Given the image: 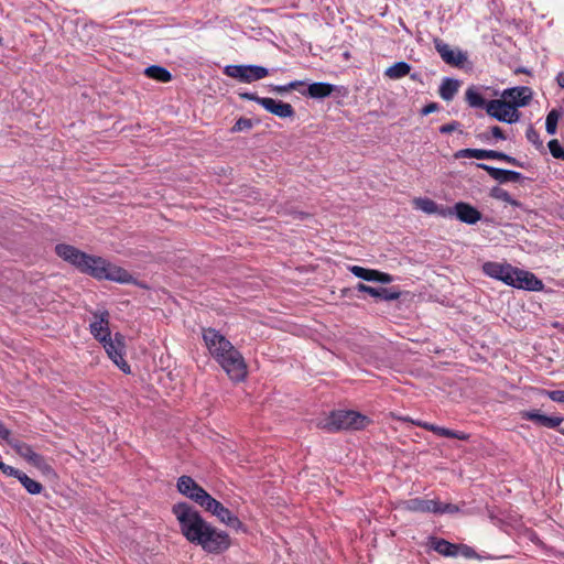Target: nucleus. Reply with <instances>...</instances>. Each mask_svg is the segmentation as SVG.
<instances>
[{
    "mask_svg": "<svg viewBox=\"0 0 564 564\" xmlns=\"http://www.w3.org/2000/svg\"><path fill=\"white\" fill-rule=\"evenodd\" d=\"M172 512L178 521L181 533L189 543L199 545L210 554H221L229 549L231 541L228 533L205 521L187 502L175 503Z\"/></svg>",
    "mask_w": 564,
    "mask_h": 564,
    "instance_id": "f257e3e1",
    "label": "nucleus"
},
{
    "mask_svg": "<svg viewBox=\"0 0 564 564\" xmlns=\"http://www.w3.org/2000/svg\"><path fill=\"white\" fill-rule=\"evenodd\" d=\"M55 252L82 273L97 280H109L124 284L135 283L134 278L126 269L112 264L101 257L90 256L74 246L58 243L55 246Z\"/></svg>",
    "mask_w": 564,
    "mask_h": 564,
    "instance_id": "f03ea898",
    "label": "nucleus"
},
{
    "mask_svg": "<svg viewBox=\"0 0 564 564\" xmlns=\"http://www.w3.org/2000/svg\"><path fill=\"white\" fill-rule=\"evenodd\" d=\"M203 339L210 355L218 361L230 379L239 382L247 377V365L242 355L215 328H204Z\"/></svg>",
    "mask_w": 564,
    "mask_h": 564,
    "instance_id": "7ed1b4c3",
    "label": "nucleus"
},
{
    "mask_svg": "<svg viewBox=\"0 0 564 564\" xmlns=\"http://www.w3.org/2000/svg\"><path fill=\"white\" fill-rule=\"evenodd\" d=\"M482 272L512 288L527 291H541L544 288L543 282L533 273L516 268L507 262L487 261L482 264Z\"/></svg>",
    "mask_w": 564,
    "mask_h": 564,
    "instance_id": "20e7f679",
    "label": "nucleus"
},
{
    "mask_svg": "<svg viewBox=\"0 0 564 564\" xmlns=\"http://www.w3.org/2000/svg\"><path fill=\"white\" fill-rule=\"evenodd\" d=\"M370 420L352 410H335L322 421L321 425L328 432L340 430H361L367 426Z\"/></svg>",
    "mask_w": 564,
    "mask_h": 564,
    "instance_id": "39448f33",
    "label": "nucleus"
},
{
    "mask_svg": "<svg viewBox=\"0 0 564 564\" xmlns=\"http://www.w3.org/2000/svg\"><path fill=\"white\" fill-rule=\"evenodd\" d=\"M224 73L242 83H251L268 76L269 70L258 65H228L225 67Z\"/></svg>",
    "mask_w": 564,
    "mask_h": 564,
    "instance_id": "423d86ee",
    "label": "nucleus"
},
{
    "mask_svg": "<svg viewBox=\"0 0 564 564\" xmlns=\"http://www.w3.org/2000/svg\"><path fill=\"white\" fill-rule=\"evenodd\" d=\"M487 113L502 122L513 123L519 120L520 113L514 105H510L507 100L492 99L486 105Z\"/></svg>",
    "mask_w": 564,
    "mask_h": 564,
    "instance_id": "0eeeda50",
    "label": "nucleus"
},
{
    "mask_svg": "<svg viewBox=\"0 0 564 564\" xmlns=\"http://www.w3.org/2000/svg\"><path fill=\"white\" fill-rule=\"evenodd\" d=\"M109 358L124 372L130 373V366L124 360V337L116 333L115 338H107L101 343Z\"/></svg>",
    "mask_w": 564,
    "mask_h": 564,
    "instance_id": "6e6552de",
    "label": "nucleus"
},
{
    "mask_svg": "<svg viewBox=\"0 0 564 564\" xmlns=\"http://www.w3.org/2000/svg\"><path fill=\"white\" fill-rule=\"evenodd\" d=\"M177 490L188 499L203 507L210 495L199 486L192 477L183 475L177 479Z\"/></svg>",
    "mask_w": 564,
    "mask_h": 564,
    "instance_id": "1a4fd4ad",
    "label": "nucleus"
},
{
    "mask_svg": "<svg viewBox=\"0 0 564 564\" xmlns=\"http://www.w3.org/2000/svg\"><path fill=\"white\" fill-rule=\"evenodd\" d=\"M453 216L467 225H475L482 217L481 213L476 207L465 202H458L454 206L446 207V212L443 213V217L447 218Z\"/></svg>",
    "mask_w": 564,
    "mask_h": 564,
    "instance_id": "9d476101",
    "label": "nucleus"
},
{
    "mask_svg": "<svg viewBox=\"0 0 564 564\" xmlns=\"http://www.w3.org/2000/svg\"><path fill=\"white\" fill-rule=\"evenodd\" d=\"M205 511L210 512L213 516H216L220 522L232 529L242 528V522L236 517L228 508H226L221 502L216 500L210 496L209 499L202 507Z\"/></svg>",
    "mask_w": 564,
    "mask_h": 564,
    "instance_id": "9b49d317",
    "label": "nucleus"
},
{
    "mask_svg": "<svg viewBox=\"0 0 564 564\" xmlns=\"http://www.w3.org/2000/svg\"><path fill=\"white\" fill-rule=\"evenodd\" d=\"M522 420L530 421L539 427L558 429L564 417L560 415H546L541 410H522L519 412Z\"/></svg>",
    "mask_w": 564,
    "mask_h": 564,
    "instance_id": "f8f14e48",
    "label": "nucleus"
},
{
    "mask_svg": "<svg viewBox=\"0 0 564 564\" xmlns=\"http://www.w3.org/2000/svg\"><path fill=\"white\" fill-rule=\"evenodd\" d=\"M400 420H402L403 422H410V423H412L416 426H420L426 431L433 432L434 434H436L438 436L448 437V438H457L460 441H467L469 438V434H467V433L449 430V429L442 427V426H438V425H435L432 423H427V422L414 421L410 416H404V417H401Z\"/></svg>",
    "mask_w": 564,
    "mask_h": 564,
    "instance_id": "ddd939ff",
    "label": "nucleus"
},
{
    "mask_svg": "<svg viewBox=\"0 0 564 564\" xmlns=\"http://www.w3.org/2000/svg\"><path fill=\"white\" fill-rule=\"evenodd\" d=\"M434 46L442 59L452 66H462L467 59L466 55L459 50H453L447 43L442 40H434Z\"/></svg>",
    "mask_w": 564,
    "mask_h": 564,
    "instance_id": "4468645a",
    "label": "nucleus"
},
{
    "mask_svg": "<svg viewBox=\"0 0 564 564\" xmlns=\"http://www.w3.org/2000/svg\"><path fill=\"white\" fill-rule=\"evenodd\" d=\"M532 98V90L527 86H519L506 89L502 93V100H507L514 108L527 106Z\"/></svg>",
    "mask_w": 564,
    "mask_h": 564,
    "instance_id": "2eb2a0df",
    "label": "nucleus"
},
{
    "mask_svg": "<svg viewBox=\"0 0 564 564\" xmlns=\"http://www.w3.org/2000/svg\"><path fill=\"white\" fill-rule=\"evenodd\" d=\"M95 321L90 323V333L100 343L111 337L109 330V313L107 311L98 312L94 314Z\"/></svg>",
    "mask_w": 564,
    "mask_h": 564,
    "instance_id": "dca6fc26",
    "label": "nucleus"
},
{
    "mask_svg": "<svg viewBox=\"0 0 564 564\" xmlns=\"http://www.w3.org/2000/svg\"><path fill=\"white\" fill-rule=\"evenodd\" d=\"M260 106H262L268 112L279 118H291L295 113L294 108L292 107L291 104L283 102L281 100H276L269 97H267L265 99H261Z\"/></svg>",
    "mask_w": 564,
    "mask_h": 564,
    "instance_id": "f3484780",
    "label": "nucleus"
},
{
    "mask_svg": "<svg viewBox=\"0 0 564 564\" xmlns=\"http://www.w3.org/2000/svg\"><path fill=\"white\" fill-rule=\"evenodd\" d=\"M334 91V85L318 82L308 85L304 90L301 91V94L313 99H323L330 96Z\"/></svg>",
    "mask_w": 564,
    "mask_h": 564,
    "instance_id": "a211bd4d",
    "label": "nucleus"
},
{
    "mask_svg": "<svg viewBox=\"0 0 564 564\" xmlns=\"http://www.w3.org/2000/svg\"><path fill=\"white\" fill-rule=\"evenodd\" d=\"M430 546L443 556L456 557L458 544L452 543L441 538H431Z\"/></svg>",
    "mask_w": 564,
    "mask_h": 564,
    "instance_id": "6ab92c4d",
    "label": "nucleus"
},
{
    "mask_svg": "<svg viewBox=\"0 0 564 564\" xmlns=\"http://www.w3.org/2000/svg\"><path fill=\"white\" fill-rule=\"evenodd\" d=\"M413 206L416 209L422 210L425 214H436L443 217V213L446 212L447 206H440L433 199L427 197H417L413 199Z\"/></svg>",
    "mask_w": 564,
    "mask_h": 564,
    "instance_id": "aec40b11",
    "label": "nucleus"
},
{
    "mask_svg": "<svg viewBox=\"0 0 564 564\" xmlns=\"http://www.w3.org/2000/svg\"><path fill=\"white\" fill-rule=\"evenodd\" d=\"M437 506L436 500H429L423 498H413L408 500L406 508L414 512H433Z\"/></svg>",
    "mask_w": 564,
    "mask_h": 564,
    "instance_id": "412c9836",
    "label": "nucleus"
},
{
    "mask_svg": "<svg viewBox=\"0 0 564 564\" xmlns=\"http://www.w3.org/2000/svg\"><path fill=\"white\" fill-rule=\"evenodd\" d=\"M459 88V82L453 78H444L440 86V96L449 101L454 98Z\"/></svg>",
    "mask_w": 564,
    "mask_h": 564,
    "instance_id": "4be33fe9",
    "label": "nucleus"
},
{
    "mask_svg": "<svg viewBox=\"0 0 564 564\" xmlns=\"http://www.w3.org/2000/svg\"><path fill=\"white\" fill-rule=\"evenodd\" d=\"M411 72V65L406 62H398L384 70V75L390 79H400Z\"/></svg>",
    "mask_w": 564,
    "mask_h": 564,
    "instance_id": "5701e85b",
    "label": "nucleus"
},
{
    "mask_svg": "<svg viewBox=\"0 0 564 564\" xmlns=\"http://www.w3.org/2000/svg\"><path fill=\"white\" fill-rule=\"evenodd\" d=\"M144 74L148 77L161 83H169L172 79L171 73L166 68L159 65H152L147 67Z\"/></svg>",
    "mask_w": 564,
    "mask_h": 564,
    "instance_id": "b1692460",
    "label": "nucleus"
},
{
    "mask_svg": "<svg viewBox=\"0 0 564 564\" xmlns=\"http://www.w3.org/2000/svg\"><path fill=\"white\" fill-rule=\"evenodd\" d=\"M10 446L17 452L18 455L23 457L29 463H32L34 456L37 455V453H35L29 444L21 442L18 438H15Z\"/></svg>",
    "mask_w": 564,
    "mask_h": 564,
    "instance_id": "393cba45",
    "label": "nucleus"
},
{
    "mask_svg": "<svg viewBox=\"0 0 564 564\" xmlns=\"http://www.w3.org/2000/svg\"><path fill=\"white\" fill-rule=\"evenodd\" d=\"M18 480L21 482V485L24 487V489L30 495H40L43 491V489H44V487H43V485L41 482L30 478L23 471L18 477Z\"/></svg>",
    "mask_w": 564,
    "mask_h": 564,
    "instance_id": "a878e982",
    "label": "nucleus"
},
{
    "mask_svg": "<svg viewBox=\"0 0 564 564\" xmlns=\"http://www.w3.org/2000/svg\"><path fill=\"white\" fill-rule=\"evenodd\" d=\"M490 195L496 198V199H499V200H503L512 206H516V207H520L521 204L512 198V196L509 194L508 191H506L505 188H502L501 186H495L491 188L490 191Z\"/></svg>",
    "mask_w": 564,
    "mask_h": 564,
    "instance_id": "bb28decb",
    "label": "nucleus"
},
{
    "mask_svg": "<svg viewBox=\"0 0 564 564\" xmlns=\"http://www.w3.org/2000/svg\"><path fill=\"white\" fill-rule=\"evenodd\" d=\"M466 101L473 108H485L488 101L474 88H468L466 91Z\"/></svg>",
    "mask_w": 564,
    "mask_h": 564,
    "instance_id": "cd10ccee",
    "label": "nucleus"
},
{
    "mask_svg": "<svg viewBox=\"0 0 564 564\" xmlns=\"http://www.w3.org/2000/svg\"><path fill=\"white\" fill-rule=\"evenodd\" d=\"M34 467H36L43 475L45 476H48V477H55L56 476V473L55 470L53 469V467L46 462V459L37 454L36 456H34V459L32 460L31 463Z\"/></svg>",
    "mask_w": 564,
    "mask_h": 564,
    "instance_id": "c85d7f7f",
    "label": "nucleus"
},
{
    "mask_svg": "<svg viewBox=\"0 0 564 564\" xmlns=\"http://www.w3.org/2000/svg\"><path fill=\"white\" fill-rule=\"evenodd\" d=\"M349 271L355 276H357L361 280H365L368 282H373V278H375V273H376L375 269H367V268L359 267V265H351V267H349Z\"/></svg>",
    "mask_w": 564,
    "mask_h": 564,
    "instance_id": "c756f323",
    "label": "nucleus"
},
{
    "mask_svg": "<svg viewBox=\"0 0 564 564\" xmlns=\"http://www.w3.org/2000/svg\"><path fill=\"white\" fill-rule=\"evenodd\" d=\"M473 166L476 170L482 169V170L488 171L490 176H521V174L519 172L502 170V169H494L486 164H474Z\"/></svg>",
    "mask_w": 564,
    "mask_h": 564,
    "instance_id": "7c9ffc66",
    "label": "nucleus"
},
{
    "mask_svg": "<svg viewBox=\"0 0 564 564\" xmlns=\"http://www.w3.org/2000/svg\"><path fill=\"white\" fill-rule=\"evenodd\" d=\"M376 299L382 301H394L400 299L401 292L397 288H378Z\"/></svg>",
    "mask_w": 564,
    "mask_h": 564,
    "instance_id": "2f4dec72",
    "label": "nucleus"
},
{
    "mask_svg": "<svg viewBox=\"0 0 564 564\" xmlns=\"http://www.w3.org/2000/svg\"><path fill=\"white\" fill-rule=\"evenodd\" d=\"M487 150L480 149H463L456 153V158H474L477 160H486Z\"/></svg>",
    "mask_w": 564,
    "mask_h": 564,
    "instance_id": "473e14b6",
    "label": "nucleus"
},
{
    "mask_svg": "<svg viewBox=\"0 0 564 564\" xmlns=\"http://www.w3.org/2000/svg\"><path fill=\"white\" fill-rule=\"evenodd\" d=\"M560 118V113L557 110H551L546 116L545 129L549 134H555L557 128V121Z\"/></svg>",
    "mask_w": 564,
    "mask_h": 564,
    "instance_id": "72a5a7b5",
    "label": "nucleus"
},
{
    "mask_svg": "<svg viewBox=\"0 0 564 564\" xmlns=\"http://www.w3.org/2000/svg\"><path fill=\"white\" fill-rule=\"evenodd\" d=\"M536 392L539 395H545L554 402L564 403V390L536 389Z\"/></svg>",
    "mask_w": 564,
    "mask_h": 564,
    "instance_id": "f704fd0d",
    "label": "nucleus"
},
{
    "mask_svg": "<svg viewBox=\"0 0 564 564\" xmlns=\"http://www.w3.org/2000/svg\"><path fill=\"white\" fill-rule=\"evenodd\" d=\"M459 507L454 503H442L437 501V506L435 508V513L437 514H444V513H457L459 512Z\"/></svg>",
    "mask_w": 564,
    "mask_h": 564,
    "instance_id": "c9c22d12",
    "label": "nucleus"
},
{
    "mask_svg": "<svg viewBox=\"0 0 564 564\" xmlns=\"http://www.w3.org/2000/svg\"><path fill=\"white\" fill-rule=\"evenodd\" d=\"M462 555L466 558H480L477 552L467 544H458L457 556Z\"/></svg>",
    "mask_w": 564,
    "mask_h": 564,
    "instance_id": "e433bc0d",
    "label": "nucleus"
},
{
    "mask_svg": "<svg viewBox=\"0 0 564 564\" xmlns=\"http://www.w3.org/2000/svg\"><path fill=\"white\" fill-rule=\"evenodd\" d=\"M252 121L247 118H239L236 123L232 126L231 131L232 132H240L250 130L252 128Z\"/></svg>",
    "mask_w": 564,
    "mask_h": 564,
    "instance_id": "4c0bfd02",
    "label": "nucleus"
},
{
    "mask_svg": "<svg viewBox=\"0 0 564 564\" xmlns=\"http://www.w3.org/2000/svg\"><path fill=\"white\" fill-rule=\"evenodd\" d=\"M549 149L551 154L556 159H564V150L561 147L560 142L554 139L549 142Z\"/></svg>",
    "mask_w": 564,
    "mask_h": 564,
    "instance_id": "58836bf2",
    "label": "nucleus"
},
{
    "mask_svg": "<svg viewBox=\"0 0 564 564\" xmlns=\"http://www.w3.org/2000/svg\"><path fill=\"white\" fill-rule=\"evenodd\" d=\"M0 470L8 477H14L18 479V477L20 476V474L22 473L20 469L18 468H14L10 465H7L4 464L3 462L0 460Z\"/></svg>",
    "mask_w": 564,
    "mask_h": 564,
    "instance_id": "ea45409f",
    "label": "nucleus"
},
{
    "mask_svg": "<svg viewBox=\"0 0 564 564\" xmlns=\"http://www.w3.org/2000/svg\"><path fill=\"white\" fill-rule=\"evenodd\" d=\"M393 280L394 279L391 274L376 270L373 282L388 284L391 283Z\"/></svg>",
    "mask_w": 564,
    "mask_h": 564,
    "instance_id": "a19ab883",
    "label": "nucleus"
},
{
    "mask_svg": "<svg viewBox=\"0 0 564 564\" xmlns=\"http://www.w3.org/2000/svg\"><path fill=\"white\" fill-rule=\"evenodd\" d=\"M356 289H357V292L368 293L372 297H376V294H378V291H377L378 288H373V286L367 285L361 282L357 283Z\"/></svg>",
    "mask_w": 564,
    "mask_h": 564,
    "instance_id": "79ce46f5",
    "label": "nucleus"
},
{
    "mask_svg": "<svg viewBox=\"0 0 564 564\" xmlns=\"http://www.w3.org/2000/svg\"><path fill=\"white\" fill-rule=\"evenodd\" d=\"M525 135H527V139H528L531 143L535 144L536 147L542 145V142L540 141L539 133L533 129V127H529V128L527 129V133H525Z\"/></svg>",
    "mask_w": 564,
    "mask_h": 564,
    "instance_id": "37998d69",
    "label": "nucleus"
},
{
    "mask_svg": "<svg viewBox=\"0 0 564 564\" xmlns=\"http://www.w3.org/2000/svg\"><path fill=\"white\" fill-rule=\"evenodd\" d=\"M0 438L4 441L9 446L15 440L11 437V432L4 426V424H2V426L0 427Z\"/></svg>",
    "mask_w": 564,
    "mask_h": 564,
    "instance_id": "c03bdc74",
    "label": "nucleus"
},
{
    "mask_svg": "<svg viewBox=\"0 0 564 564\" xmlns=\"http://www.w3.org/2000/svg\"><path fill=\"white\" fill-rule=\"evenodd\" d=\"M239 97L245 100H252L260 105L261 99H265L267 97H259L253 93H240Z\"/></svg>",
    "mask_w": 564,
    "mask_h": 564,
    "instance_id": "a18cd8bd",
    "label": "nucleus"
},
{
    "mask_svg": "<svg viewBox=\"0 0 564 564\" xmlns=\"http://www.w3.org/2000/svg\"><path fill=\"white\" fill-rule=\"evenodd\" d=\"M458 126H459L458 122H451V123H447V124H443L440 128V132L441 133H451V132L455 131L458 128Z\"/></svg>",
    "mask_w": 564,
    "mask_h": 564,
    "instance_id": "49530a36",
    "label": "nucleus"
},
{
    "mask_svg": "<svg viewBox=\"0 0 564 564\" xmlns=\"http://www.w3.org/2000/svg\"><path fill=\"white\" fill-rule=\"evenodd\" d=\"M305 82L303 80H293L291 83H289V87L291 90H297L299 93H301L302 90L305 89Z\"/></svg>",
    "mask_w": 564,
    "mask_h": 564,
    "instance_id": "de8ad7c7",
    "label": "nucleus"
},
{
    "mask_svg": "<svg viewBox=\"0 0 564 564\" xmlns=\"http://www.w3.org/2000/svg\"><path fill=\"white\" fill-rule=\"evenodd\" d=\"M271 90L274 91V93L281 94V95L291 91V89L289 87V84H286V85H272L271 86Z\"/></svg>",
    "mask_w": 564,
    "mask_h": 564,
    "instance_id": "09e8293b",
    "label": "nucleus"
},
{
    "mask_svg": "<svg viewBox=\"0 0 564 564\" xmlns=\"http://www.w3.org/2000/svg\"><path fill=\"white\" fill-rule=\"evenodd\" d=\"M357 289L355 288H344L341 290V296L343 297H355L357 294Z\"/></svg>",
    "mask_w": 564,
    "mask_h": 564,
    "instance_id": "8fccbe9b",
    "label": "nucleus"
},
{
    "mask_svg": "<svg viewBox=\"0 0 564 564\" xmlns=\"http://www.w3.org/2000/svg\"><path fill=\"white\" fill-rule=\"evenodd\" d=\"M437 108H438L437 104H435V102L429 104V105H426V106L422 109V115H425V116H426V115H430V113H432V112L436 111V110H437Z\"/></svg>",
    "mask_w": 564,
    "mask_h": 564,
    "instance_id": "3c124183",
    "label": "nucleus"
},
{
    "mask_svg": "<svg viewBox=\"0 0 564 564\" xmlns=\"http://www.w3.org/2000/svg\"><path fill=\"white\" fill-rule=\"evenodd\" d=\"M491 133L495 138L505 139L503 132L500 127L495 126L491 128Z\"/></svg>",
    "mask_w": 564,
    "mask_h": 564,
    "instance_id": "603ef678",
    "label": "nucleus"
},
{
    "mask_svg": "<svg viewBox=\"0 0 564 564\" xmlns=\"http://www.w3.org/2000/svg\"><path fill=\"white\" fill-rule=\"evenodd\" d=\"M556 82L561 88H564V73L563 72L557 74Z\"/></svg>",
    "mask_w": 564,
    "mask_h": 564,
    "instance_id": "864d4df0",
    "label": "nucleus"
},
{
    "mask_svg": "<svg viewBox=\"0 0 564 564\" xmlns=\"http://www.w3.org/2000/svg\"><path fill=\"white\" fill-rule=\"evenodd\" d=\"M497 151L487 150L486 159H496Z\"/></svg>",
    "mask_w": 564,
    "mask_h": 564,
    "instance_id": "5fc2aeb1",
    "label": "nucleus"
},
{
    "mask_svg": "<svg viewBox=\"0 0 564 564\" xmlns=\"http://www.w3.org/2000/svg\"><path fill=\"white\" fill-rule=\"evenodd\" d=\"M496 159L507 160V159H508V156H507L506 154L501 153V152H497V154H496Z\"/></svg>",
    "mask_w": 564,
    "mask_h": 564,
    "instance_id": "6e6d98bb",
    "label": "nucleus"
},
{
    "mask_svg": "<svg viewBox=\"0 0 564 564\" xmlns=\"http://www.w3.org/2000/svg\"><path fill=\"white\" fill-rule=\"evenodd\" d=\"M500 181V183H505V182H508V181H517L518 178H507V177H503V178H498Z\"/></svg>",
    "mask_w": 564,
    "mask_h": 564,
    "instance_id": "4d7b16f0",
    "label": "nucleus"
},
{
    "mask_svg": "<svg viewBox=\"0 0 564 564\" xmlns=\"http://www.w3.org/2000/svg\"><path fill=\"white\" fill-rule=\"evenodd\" d=\"M558 432L564 435V429H558Z\"/></svg>",
    "mask_w": 564,
    "mask_h": 564,
    "instance_id": "13d9d810",
    "label": "nucleus"
},
{
    "mask_svg": "<svg viewBox=\"0 0 564 564\" xmlns=\"http://www.w3.org/2000/svg\"><path fill=\"white\" fill-rule=\"evenodd\" d=\"M2 424H3V423H2V422H0V427L2 426Z\"/></svg>",
    "mask_w": 564,
    "mask_h": 564,
    "instance_id": "bf43d9fd",
    "label": "nucleus"
},
{
    "mask_svg": "<svg viewBox=\"0 0 564 564\" xmlns=\"http://www.w3.org/2000/svg\"><path fill=\"white\" fill-rule=\"evenodd\" d=\"M2 424H3V423H2V422H0V427L2 426Z\"/></svg>",
    "mask_w": 564,
    "mask_h": 564,
    "instance_id": "052dcab7",
    "label": "nucleus"
},
{
    "mask_svg": "<svg viewBox=\"0 0 564 564\" xmlns=\"http://www.w3.org/2000/svg\"><path fill=\"white\" fill-rule=\"evenodd\" d=\"M2 424H3V423H2V422H0V427L2 426Z\"/></svg>",
    "mask_w": 564,
    "mask_h": 564,
    "instance_id": "680f3d73",
    "label": "nucleus"
}]
</instances>
